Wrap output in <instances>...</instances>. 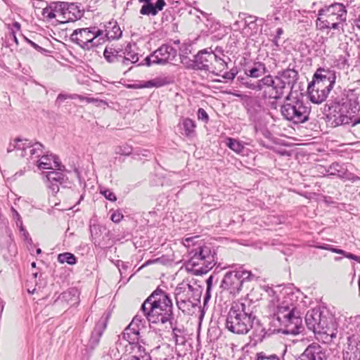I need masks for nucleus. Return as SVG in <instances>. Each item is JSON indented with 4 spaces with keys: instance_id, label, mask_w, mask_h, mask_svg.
<instances>
[{
    "instance_id": "obj_31",
    "label": "nucleus",
    "mask_w": 360,
    "mask_h": 360,
    "mask_svg": "<svg viewBox=\"0 0 360 360\" xmlns=\"http://www.w3.org/2000/svg\"><path fill=\"white\" fill-rule=\"evenodd\" d=\"M182 125L186 136H191L194 133L196 125L193 120L190 118L184 119Z\"/></svg>"
},
{
    "instance_id": "obj_50",
    "label": "nucleus",
    "mask_w": 360,
    "mask_h": 360,
    "mask_svg": "<svg viewBox=\"0 0 360 360\" xmlns=\"http://www.w3.org/2000/svg\"><path fill=\"white\" fill-rule=\"evenodd\" d=\"M101 193L105 196L106 199L110 201L114 202L117 200L115 193L108 189L101 190Z\"/></svg>"
},
{
    "instance_id": "obj_8",
    "label": "nucleus",
    "mask_w": 360,
    "mask_h": 360,
    "mask_svg": "<svg viewBox=\"0 0 360 360\" xmlns=\"http://www.w3.org/2000/svg\"><path fill=\"white\" fill-rule=\"evenodd\" d=\"M307 328L314 333L325 334L333 337L335 335V324L333 318L324 314L319 309L309 310L305 316Z\"/></svg>"
},
{
    "instance_id": "obj_9",
    "label": "nucleus",
    "mask_w": 360,
    "mask_h": 360,
    "mask_svg": "<svg viewBox=\"0 0 360 360\" xmlns=\"http://www.w3.org/2000/svg\"><path fill=\"white\" fill-rule=\"evenodd\" d=\"M99 27L91 26L85 28L76 29L70 34V39L72 43L82 49L84 51H91L99 46L100 41Z\"/></svg>"
},
{
    "instance_id": "obj_54",
    "label": "nucleus",
    "mask_w": 360,
    "mask_h": 360,
    "mask_svg": "<svg viewBox=\"0 0 360 360\" xmlns=\"http://www.w3.org/2000/svg\"><path fill=\"white\" fill-rule=\"evenodd\" d=\"M123 217L122 213L119 210H117L111 214L110 219L113 222L119 223L122 219Z\"/></svg>"
},
{
    "instance_id": "obj_10",
    "label": "nucleus",
    "mask_w": 360,
    "mask_h": 360,
    "mask_svg": "<svg viewBox=\"0 0 360 360\" xmlns=\"http://www.w3.org/2000/svg\"><path fill=\"white\" fill-rule=\"evenodd\" d=\"M176 57L177 50L172 45L165 44L146 57L143 60L144 63H140L139 65H146L147 66H150L154 64L161 65L167 63L174 64L177 60Z\"/></svg>"
},
{
    "instance_id": "obj_57",
    "label": "nucleus",
    "mask_w": 360,
    "mask_h": 360,
    "mask_svg": "<svg viewBox=\"0 0 360 360\" xmlns=\"http://www.w3.org/2000/svg\"><path fill=\"white\" fill-rule=\"evenodd\" d=\"M24 39L29 44H30V46H32L35 50H37V51L39 52H41V53H43V52H46L47 51L46 49H44V48L39 46V45H37L36 43H34V41H32V40L27 39V37H24Z\"/></svg>"
},
{
    "instance_id": "obj_19",
    "label": "nucleus",
    "mask_w": 360,
    "mask_h": 360,
    "mask_svg": "<svg viewBox=\"0 0 360 360\" xmlns=\"http://www.w3.org/2000/svg\"><path fill=\"white\" fill-rule=\"evenodd\" d=\"M174 78L172 75H162L148 81H141L139 88H161L174 83Z\"/></svg>"
},
{
    "instance_id": "obj_27",
    "label": "nucleus",
    "mask_w": 360,
    "mask_h": 360,
    "mask_svg": "<svg viewBox=\"0 0 360 360\" xmlns=\"http://www.w3.org/2000/svg\"><path fill=\"white\" fill-rule=\"evenodd\" d=\"M265 65L261 62L255 63L254 65L248 70V75L251 77L257 78L265 72Z\"/></svg>"
},
{
    "instance_id": "obj_24",
    "label": "nucleus",
    "mask_w": 360,
    "mask_h": 360,
    "mask_svg": "<svg viewBox=\"0 0 360 360\" xmlns=\"http://www.w3.org/2000/svg\"><path fill=\"white\" fill-rule=\"evenodd\" d=\"M119 53L120 51L114 48L106 47L103 56L109 63L122 62V56Z\"/></svg>"
},
{
    "instance_id": "obj_18",
    "label": "nucleus",
    "mask_w": 360,
    "mask_h": 360,
    "mask_svg": "<svg viewBox=\"0 0 360 360\" xmlns=\"http://www.w3.org/2000/svg\"><path fill=\"white\" fill-rule=\"evenodd\" d=\"M326 359L324 349L319 344L313 343L305 349L298 360H324Z\"/></svg>"
},
{
    "instance_id": "obj_22",
    "label": "nucleus",
    "mask_w": 360,
    "mask_h": 360,
    "mask_svg": "<svg viewBox=\"0 0 360 360\" xmlns=\"http://www.w3.org/2000/svg\"><path fill=\"white\" fill-rule=\"evenodd\" d=\"M193 288L190 284L176 288L174 292L176 302L191 300V294L193 292Z\"/></svg>"
},
{
    "instance_id": "obj_39",
    "label": "nucleus",
    "mask_w": 360,
    "mask_h": 360,
    "mask_svg": "<svg viewBox=\"0 0 360 360\" xmlns=\"http://www.w3.org/2000/svg\"><path fill=\"white\" fill-rule=\"evenodd\" d=\"M75 11H77V14L73 13L74 18H71V17H68V20H74V19L80 18L82 16V14H81L80 11L77 9V6L74 4H68V7H67L66 10L64 11L63 14L64 15L70 14L71 12H73Z\"/></svg>"
},
{
    "instance_id": "obj_21",
    "label": "nucleus",
    "mask_w": 360,
    "mask_h": 360,
    "mask_svg": "<svg viewBox=\"0 0 360 360\" xmlns=\"http://www.w3.org/2000/svg\"><path fill=\"white\" fill-rule=\"evenodd\" d=\"M205 19V25L207 29V32L214 33L220 30L221 25L220 22L214 19L211 14L207 13L198 8H195Z\"/></svg>"
},
{
    "instance_id": "obj_36",
    "label": "nucleus",
    "mask_w": 360,
    "mask_h": 360,
    "mask_svg": "<svg viewBox=\"0 0 360 360\" xmlns=\"http://www.w3.org/2000/svg\"><path fill=\"white\" fill-rule=\"evenodd\" d=\"M262 86H272L274 90H278L277 85L276 84V77L273 78L271 76L269 75L264 77L262 80L259 81V87L261 89Z\"/></svg>"
},
{
    "instance_id": "obj_2",
    "label": "nucleus",
    "mask_w": 360,
    "mask_h": 360,
    "mask_svg": "<svg viewBox=\"0 0 360 360\" xmlns=\"http://www.w3.org/2000/svg\"><path fill=\"white\" fill-rule=\"evenodd\" d=\"M255 316L248 301L234 302L228 312L226 327L231 333L245 335L253 328Z\"/></svg>"
},
{
    "instance_id": "obj_28",
    "label": "nucleus",
    "mask_w": 360,
    "mask_h": 360,
    "mask_svg": "<svg viewBox=\"0 0 360 360\" xmlns=\"http://www.w3.org/2000/svg\"><path fill=\"white\" fill-rule=\"evenodd\" d=\"M123 339L129 342L130 345L134 344L136 342L140 341V331H127V329H124L122 333Z\"/></svg>"
},
{
    "instance_id": "obj_56",
    "label": "nucleus",
    "mask_w": 360,
    "mask_h": 360,
    "mask_svg": "<svg viewBox=\"0 0 360 360\" xmlns=\"http://www.w3.org/2000/svg\"><path fill=\"white\" fill-rule=\"evenodd\" d=\"M11 212H12L13 219L16 220L17 226H22V221L21 219V217L19 214V213L13 207H11Z\"/></svg>"
},
{
    "instance_id": "obj_49",
    "label": "nucleus",
    "mask_w": 360,
    "mask_h": 360,
    "mask_svg": "<svg viewBox=\"0 0 360 360\" xmlns=\"http://www.w3.org/2000/svg\"><path fill=\"white\" fill-rule=\"evenodd\" d=\"M279 11V8H276L272 14L267 15L266 20L269 23H274L275 22L280 21V18L277 15Z\"/></svg>"
},
{
    "instance_id": "obj_45",
    "label": "nucleus",
    "mask_w": 360,
    "mask_h": 360,
    "mask_svg": "<svg viewBox=\"0 0 360 360\" xmlns=\"http://www.w3.org/2000/svg\"><path fill=\"white\" fill-rule=\"evenodd\" d=\"M132 152V148L128 145L119 146L116 149V153L122 155H129Z\"/></svg>"
},
{
    "instance_id": "obj_53",
    "label": "nucleus",
    "mask_w": 360,
    "mask_h": 360,
    "mask_svg": "<svg viewBox=\"0 0 360 360\" xmlns=\"http://www.w3.org/2000/svg\"><path fill=\"white\" fill-rule=\"evenodd\" d=\"M124 360H152L149 354H145L143 356H138L136 354L128 356Z\"/></svg>"
},
{
    "instance_id": "obj_48",
    "label": "nucleus",
    "mask_w": 360,
    "mask_h": 360,
    "mask_svg": "<svg viewBox=\"0 0 360 360\" xmlns=\"http://www.w3.org/2000/svg\"><path fill=\"white\" fill-rule=\"evenodd\" d=\"M133 345V349L135 351L138 356H143L145 354H148L146 352L145 347L139 344V342H136Z\"/></svg>"
},
{
    "instance_id": "obj_23",
    "label": "nucleus",
    "mask_w": 360,
    "mask_h": 360,
    "mask_svg": "<svg viewBox=\"0 0 360 360\" xmlns=\"http://www.w3.org/2000/svg\"><path fill=\"white\" fill-rule=\"evenodd\" d=\"M330 92V91H305L304 96H306L313 103L320 104L326 100Z\"/></svg>"
},
{
    "instance_id": "obj_16",
    "label": "nucleus",
    "mask_w": 360,
    "mask_h": 360,
    "mask_svg": "<svg viewBox=\"0 0 360 360\" xmlns=\"http://www.w3.org/2000/svg\"><path fill=\"white\" fill-rule=\"evenodd\" d=\"M297 72L288 69L284 70L279 76L276 77V84L278 89H289L293 90L296 88Z\"/></svg>"
},
{
    "instance_id": "obj_12",
    "label": "nucleus",
    "mask_w": 360,
    "mask_h": 360,
    "mask_svg": "<svg viewBox=\"0 0 360 360\" xmlns=\"http://www.w3.org/2000/svg\"><path fill=\"white\" fill-rule=\"evenodd\" d=\"M216 53L211 48L200 51L194 57L193 67L198 70H203L215 73L214 60Z\"/></svg>"
},
{
    "instance_id": "obj_44",
    "label": "nucleus",
    "mask_w": 360,
    "mask_h": 360,
    "mask_svg": "<svg viewBox=\"0 0 360 360\" xmlns=\"http://www.w3.org/2000/svg\"><path fill=\"white\" fill-rule=\"evenodd\" d=\"M79 98L81 101L85 100L87 103H95V105L96 106H102V105H108V103H107V102L105 101H104L103 99H99L98 98H89V97L83 98V97L79 96Z\"/></svg>"
},
{
    "instance_id": "obj_30",
    "label": "nucleus",
    "mask_w": 360,
    "mask_h": 360,
    "mask_svg": "<svg viewBox=\"0 0 360 360\" xmlns=\"http://www.w3.org/2000/svg\"><path fill=\"white\" fill-rule=\"evenodd\" d=\"M58 261L61 264L68 263L72 265L76 264L77 258L70 252H64L58 255Z\"/></svg>"
},
{
    "instance_id": "obj_17",
    "label": "nucleus",
    "mask_w": 360,
    "mask_h": 360,
    "mask_svg": "<svg viewBox=\"0 0 360 360\" xmlns=\"http://www.w3.org/2000/svg\"><path fill=\"white\" fill-rule=\"evenodd\" d=\"M37 166L40 169H51L64 171L65 166L63 165L60 160L53 154H43L37 161Z\"/></svg>"
},
{
    "instance_id": "obj_32",
    "label": "nucleus",
    "mask_w": 360,
    "mask_h": 360,
    "mask_svg": "<svg viewBox=\"0 0 360 360\" xmlns=\"http://www.w3.org/2000/svg\"><path fill=\"white\" fill-rule=\"evenodd\" d=\"M328 172H329L330 175L338 176L340 177H342L345 173V170L342 165L338 162H333L331 164L328 168Z\"/></svg>"
},
{
    "instance_id": "obj_25",
    "label": "nucleus",
    "mask_w": 360,
    "mask_h": 360,
    "mask_svg": "<svg viewBox=\"0 0 360 360\" xmlns=\"http://www.w3.org/2000/svg\"><path fill=\"white\" fill-rule=\"evenodd\" d=\"M14 143H15L16 150L22 151L20 154L21 157H25L27 155V150L32 146V142L30 141L18 138L14 140Z\"/></svg>"
},
{
    "instance_id": "obj_62",
    "label": "nucleus",
    "mask_w": 360,
    "mask_h": 360,
    "mask_svg": "<svg viewBox=\"0 0 360 360\" xmlns=\"http://www.w3.org/2000/svg\"><path fill=\"white\" fill-rule=\"evenodd\" d=\"M125 329H127V331H131L132 330L134 331L138 332V331H140L141 328L136 324L132 326V321H131L130 323V324Z\"/></svg>"
},
{
    "instance_id": "obj_51",
    "label": "nucleus",
    "mask_w": 360,
    "mask_h": 360,
    "mask_svg": "<svg viewBox=\"0 0 360 360\" xmlns=\"http://www.w3.org/2000/svg\"><path fill=\"white\" fill-rule=\"evenodd\" d=\"M198 118L199 120H202L205 123H207L209 120V116L206 111L203 108H199L198 110Z\"/></svg>"
},
{
    "instance_id": "obj_63",
    "label": "nucleus",
    "mask_w": 360,
    "mask_h": 360,
    "mask_svg": "<svg viewBox=\"0 0 360 360\" xmlns=\"http://www.w3.org/2000/svg\"><path fill=\"white\" fill-rule=\"evenodd\" d=\"M132 321V326H134V324L139 326L140 328L141 326L143 327V324L142 323V320L138 317V316H136L133 320L131 321Z\"/></svg>"
},
{
    "instance_id": "obj_1",
    "label": "nucleus",
    "mask_w": 360,
    "mask_h": 360,
    "mask_svg": "<svg viewBox=\"0 0 360 360\" xmlns=\"http://www.w3.org/2000/svg\"><path fill=\"white\" fill-rule=\"evenodd\" d=\"M141 310L149 322L172 324L173 304L169 295L157 288L141 305Z\"/></svg>"
},
{
    "instance_id": "obj_52",
    "label": "nucleus",
    "mask_w": 360,
    "mask_h": 360,
    "mask_svg": "<svg viewBox=\"0 0 360 360\" xmlns=\"http://www.w3.org/2000/svg\"><path fill=\"white\" fill-rule=\"evenodd\" d=\"M349 54L347 52L346 56H340L338 59V65H340L342 68L349 67L348 58Z\"/></svg>"
},
{
    "instance_id": "obj_5",
    "label": "nucleus",
    "mask_w": 360,
    "mask_h": 360,
    "mask_svg": "<svg viewBox=\"0 0 360 360\" xmlns=\"http://www.w3.org/2000/svg\"><path fill=\"white\" fill-rule=\"evenodd\" d=\"M347 10L342 4L335 3L319 11L316 20L318 30H343L347 20Z\"/></svg>"
},
{
    "instance_id": "obj_60",
    "label": "nucleus",
    "mask_w": 360,
    "mask_h": 360,
    "mask_svg": "<svg viewBox=\"0 0 360 360\" xmlns=\"http://www.w3.org/2000/svg\"><path fill=\"white\" fill-rule=\"evenodd\" d=\"M198 238H199V236H194V237L186 238L183 240V244L186 247H190L191 243H192V244L194 245L193 240Z\"/></svg>"
},
{
    "instance_id": "obj_29",
    "label": "nucleus",
    "mask_w": 360,
    "mask_h": 360,
    "mask_svg": "<svg viewBox=\"0 0 360 360\" xmlns=\"http://www.w3.org/2000/svg\"><path fill=\"white\" fill-rule=\"evenodd\" d=\"M27 150V155H29L30 158H41L44 154V146L39 142H37L34 144L32 143L31 148Z\"/></svg>"
},
{
    "instance_id": "obj_11",
    "label": "nucleus",
    "mask_w": 360,
    "mask_h": 360,
    "mask_svg": "<svg viewBox=\"0 0 360 360\" xmlns=\"http://www.w3.org/2000/svg\"><path fill=\"white\" fill-rule=\"evenodd\" d=\"M254 275L251 271L238 270L227 272L221 281V288L229 291L231 294L238 293L245 281H251Z\"/></svg>"
},
{
    "instance_id": "obj_59",
    "label": "nucleus",
    "mask_w": 360,
    "mask_h": 360,
    "mask_svg": "<svg viewBox=\"0 0 360 360\" xmlns=\"http://www.w3.org/2000/svg\"><path fill=\"white\" fill-rule=\"evenodd\" d=\"M154 6L158 13L159 11L163 9L164 6H165V1L164 0H158Z\"/></svg>"
},
{
    "instance_id": "obj_26",
    "label": "nucleus",
    "mask_w": 360,
    "mask_h": 360,
    "mask_svg": "<svg viewBox=\"0 0 360 360\" xmlns=\"http://www.w3.org/2000/svg\"><path fill=\"white\" fill-rule=\"evenodd\" d=\"M60 297L71 304H75L78 300V292L77 290L72 288L62 293Z\"/></svg>"
},
{
    "instance_id": "obj_6",
    "label": "nucleus",
    "mask_w": 360,
    "mask_h": 360,
    "mask_svg": "<svg viewBox=\"0 0 360 360\" xmlns=\"http://www.w3.org/2000/svg\"><path fill=\"white\" fill-rule=\"evenodd\" d=\"M189 255L186 268L195 275L207 273L217 263L214 250L207 245L198 246L189 252Z\"/></svg>"
},
{
    "instance_id": "obj_43",
    "label": "nucleus",
    "mask_w": 360,
    "mask_h": 360,
    "mask_svg": "<svg viewBox=\"0 0 360 360\" xmlns=\"http://www.w3.org/2000/svg\"><path fill=\"white\" fill-rule=\"evenodd\" d=\"M216 60H214V66L216 68L215 69V73L217 74V72H221L225 68H227L226 62L221 58L220 57L217 56L216 55Z\"/></svg>"
},
{
    "instance_id": "obj_34",
    "label": "nucleus",
    "mask_w": 360,
    "mask_h": 360,
    "mask_svg": "<svg viewBox=\"0 0 360 360\" xmlns=\"http://www.w3.org/2000/svg\"><path fill=\"white\" fill-rule=\"evenodd\" d=\"M124 56H122V63L128 65L129 63H136L139 61V56L136 53L127 51L124 53Z\"/></svg>"
},
{
    "instance_id": "obj_15",
    "label": "nucleus",
    "mask_w": 360,
    "mask_h": 360,
    "mask_svg": "<svg viewBox=\"0 0 360 360\" xmlns=\"http://www.w3.org/2000/svg\"><path fill=\"white\" fill-rule=\"evenodd\" d=\"M46 177V186L51 190L53 195H56L59 191V186L65 183L67 178L60 170H51L43 172Z\"/></svg>"
},
{
    "instance_id": "obj_55",
    "label": "nucleus",
    "mask_w": 360,
    "mask_h": 360,
    "mask_svg": "<svg viewBox=\"0 0 360 360\" xmlns=\"http://www.w3.org/2000/svg\"><path fill=\"white\" fill-rule=\"evenodd\" d=\"M43 15L49 19L55 18L56 16L55 11L52 10L51 7L44 8L43 10Z\"/></svg>"
},
{
    "instance_id": "obj_14",
    "label": "nucleus",
    "mask_w": 360,
    "mask_h": 360,
    "mask_svg": "<svg viewBox=\"0 0 360 360\" xmlns=\"http://www.w3.org/2000/svg\"><path fill=\"white\" fill-rule=\"evenodd\" d=\"M101 44H104L108 41L116 40L121 38L122 31L116 20H111L105 23L102 27H99Z\"/></svg>"
},
{
    "instance_id": "obj_42",
    "label": "nucleus",
    "mask_w": 360,
    "mask_h": 360,
    "mask_svg": "<svg viewBox=\"0 0 360 360\" xmlns=\"http://www.w3.org/2000/svg\"><path fill=\"white\" fill-rule=\"evenodd\" d=\"M264 96L265 98L269 97V98L274 99V101H271L272 105L283 97V91H264Z\"/></svg>"
},
{
    "instance_id": "obj_61",
    "label": "nucleus",
    "mask_w": 360,
    "mask_h": 360,
    "mask_svg": "<svg viewBox=\"0 0 360 360\" xmlns=\"http://www.w3.org/2000/svg\"><path fill=\"white\" fill-rule=\"evenodd\" d=\"M236 75V72L231 70L230 72H224V74L223 75V77L228 80H232L234 79Z\"/></svg>"
},
{
    "instance_id": "obj_33",
    "label": "nucleus",
    "mask_w": 360,
    "mask_h": 360,
    "mask_svg": "<svg viewBox=\"0 0 360 360\" xmlns=\"http://www.w3.org/2000/svg\"><path fill=\"white\" fill-rule=\"evenodd\" d=\"M226 145L228 147L237 153H240L244 150V146L242 143L233 138L227 139Z\"/></svg>"
},
{
    "instance_id": "obj_4",
    "label": "nucleus",
    "mask_w": 360,
    "mask_h": 360,
    "mask_svg": "<svg viewBox=\"0 0 360 360\" xmlns=\"http://www.w3.org/2000/svg\"><path fill=\"white\" fill-rule=\"evenodd\" d=\"M303 98L302 92L289 91L281 108L284 118L295 124L304 123L309 120L311 107L304 103Z\"/></svg>"
},
{
    "instance_id": "obj_37",
    "label": "nucleus",
    "mask_w": 360,
    "mask_h": 360,
    "mask_svg": "<svg viewBox=\"0 0 360 360\" xmlns=\"http://www.w3.org/2000/svg\"><path fill=\"white\" fill-rule=\"evenodd\" d=\"M140 13L146 15H157V11L153 4H148L142 6Z\"/></svg>"
},
{
    "instance_id": "obj_20",
    "label": "nucleus",
    "mask_w": 360,
    "mask_h": 360,
    "mask_svg": "<svg viewBox=\"0 0 360 360\" xmlns=\"http://www.w3.org/2000/svg\"><path fill=\"white\" fill-rule=\"evenodd\" d=\"M108 323V317L102 316L98 321L96 323V326L91 333L90 339L89 340L88 346L91 349H95L99 342L100 338L102 336L103 331L106 328Z\"/></svg>"
},
{
    "instance_id": "obj_13",
    "label": "nucleus",
    "mask_w": 360,
    "mask_h": 360,
    "mask_svg": "<svg viewBox=\"0 0 360 360\" xmlns=\"http://www.w3.org/2000/svg\"><path fill=\"white\" fill-rule=\"evenodd\" d=\"M335 80L336 75L333 71L319 68L314 73L312 81L308 84L307 90H310L315 84H321L319 88H323V90H332Z\"/></svg>"
},
{
    "instance_id": "obj_46",
    "label": "nucleus",
    "mask_w": 360,
    "mask_h": 360,
    "mask_svg": "<svg viewBox=\"0 0 360 360\" xmlns=\"http://www.w3.org/2000/svg\"><path fill=\"white\" fill-rule=\"evenodd\" d=\"M256 360H280V359L276 354L266 355L264 352H259L257 354Z\"/></svg>"
},
{
    "instance_id": "obj_38",
    "label": "nucleus",
    "mask_w": 360,
    "mask_h": 360,
    "mask_svg": "<svg viewBox=\"0 0 360 360\" xmlns=\"http://www.w3.org/2000/svg\"><path fill=\"white\" fill-rule=\"evenodd\" d=\"M172 338L176 345H182L184 342V338L182 336V330L176 327H172Z\"/></svg>"
},
{
    "instance_id": "obj_7",
    "label": "nucleus",
    "mask_w": 360,
    "mask_h": 360,
    "mask_svg": "<svg viewBox=\"0 0 360 360\" xmlns=\"http://www.w3.org/2000/svg\"><path fill=\"white\" fill-rule=\"evenodd\" d=\"M295 307L287 300L277 306L276 311L272 316V322L276 326H284L287 333L298 334L300 332L302 319L295 314Z\"/></svg>"
},
{
    "instance_id": "obj_35",
    "label": "nucleus",
    "mask_w": 360,
    "mask_h": 360,
    "mask_svg": "<svg viewBox=\"0 0 360 360\" xmlns=\"http://www.w3.org/2000/svg\"><path fill=\"white\" fill-rule=\"evenodd\" d=\"M245 14L240 13L238 15V20H236L233 24L231 29L234 31H240L242 30L244 34H247L245 30V23L243 20V16Z\"/></svg>"
},
{
    "instance_id": "obj_58",
    "label": "nucleus",
    "mask_w": 360,
    "mask_h": 360,
    "mask_svg": "<svg viewBox=\"0 0 360 360\" xmlns=\"http://www.w3.org/2000/svg\"><path fill=\"white\" fill-rule=\"evenodd\" d=\"M76 95H68L60 94L58 96L56 103L58 105H60L65 99L67 98H74Z\"/></svg>"
},
{
    "instance_id": "obj_64",
    "label": "nucleus",
    "mask_w": 360,
    "mask_h": 360,
    "mask_svg": "<svg viewBox=\"0 0 360 360\" xmlns=\"http://www.w3.org/2000/svg\"><path fill=\"white\" fill-rule=\"evenodd\" d=\"M345 257L347 258H349V259H353V260H355V261H358V259H359V256H356L354 254H352L350 252H345V255H344Z\"/></svg>"
},
{
    "instance_id": "obj_47",
    "label": "nucleus",
    "mask_w": 360,
    "mask_h": 360,
    "mask_svg": "<svg viewBox=\"0 0 360 360\" xmlns=\"http://www.w3.org/2000/svg\"><path fill=\"white\" fill-rule=\"evenodd\" d=\"M283 34V30L281 27H278L276 30V34L273 35L271 34V37H272V43L274 46L276 47L279 46L278 40L281 38V36Z\"/></svg>"
},
{
    "instance_id": "obj_40",
    "label": "nucleus",
    "mask_w": 360,
    "mask_h": 360,
    "mask_svg": "<svg viewBox=\"0 0 360 360\" xmlns=\"http://www.w3.org/2000/svg\"><path fill=\"white\" fill-rule=\"evenodd\" d=\"M178 308L184 313L190 311L191 307H194V304L191 300H186L181 302H176Z\"/></svg>"
},
{
    "instance_id": "obj_41",
    "label": "nucleus",
    "mask_w": 360,
    "mask_h": 360,
    "mask_svg": "<svg viewBox=\"0 0 360 360\" xmlns=\"http://www.w3.org/2000/svg\"><path fill=\"white\" fill-rule=\"evenodd\" d=\"M266 335L265 328L260 325H258L254 328L253 336L257 341H262Z\"/></svg>"
},
{
    "instance_id": "obj_3",
    "label": "nucleus",
    "mask_w": 360,
    "mask_h": 360,
    "mask_svg": "<svg viewBox=\"0 0 360 360\" xmlns=\"http://www.w3.org/2000/svg\"><path fill=\"white\" fill-rule=\"evenodd\" d=\"M333 94L328 99L330 105L337 104L340 108L338 116L334 115L335 125L348 124L357 119L356 115L360 110V105L357 96L353 91L345 94L343 91H333Z\"/></svg>"
}]
</instances>
